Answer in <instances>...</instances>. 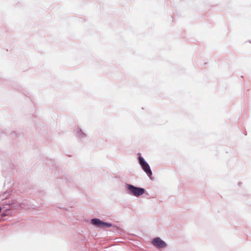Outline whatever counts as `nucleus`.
Masks as SVG:
<instances>
[{"label":"nucleus","instance_id":"39448f33","mask_svg":"<svg viewBox=\"0 0 251 251\" xmlns=\"http://www.w3.org/2000/svg\"><path fill=\"white\" fill-rule=\"evenodd\" d=\"M1 208L0 207V212H1Z\"/></svg>","mask_w":251,"mask_h":251},{"label":"nucleus","instance_id":"20e7f679","mask_svg":"<svg viewBox=\"0 0 251 251\" xmlns=\"http://www.w3.org/2000/svg\"><path fill=\"white\" fill-rule=\"evenodd\" d=\"M152 244L158 248H164L166 246V243L159 238H155L152 241Z\"/></svg>","mask_w":251,"mask_h":251},{"label":"nucleus","instance_id":"7ed1b4c3","mask_svg":"<svg viewBox=\"0 0 251 251\" xmlns=\"http://www.w3.org/2000/svg\"><path fill=\"white\" fill-rule=\"evenodd\" d=\"M91 223L99 227H110L112 225L109 223L103 222L98 219H93L91 220Z\"/></svg>","mask_w":251,"mask_h":251},{"label":"nucleus","instance_id":"f03ea898","mask_svg":"<svg viewBox=\"0 0 251 251\" xmlns=\"http://www.w3.org/2000/svg\"><path fill=\"white\" fill-rule=\"evenodd\" d=\"M139 163L142 166V169L146 172L147 175L151 177L152 175V172L149 164L144 160V158L140 156L139 157Z\"/></svg>","mask_w":251,"mask_h":251},{"label":"nucleus","instance_id":"f257e3e1","mask_svg":"<svg viewBox=\"0 0 251 251\" xmlns=\"http://www.w3.org/2000/svg\"><path fill=\"white\" fill-rule=\"evenodd\" d=\"M127 186L128 190L134 196L138 197L145 193V190L143 188L136 187L130 184H128Z\"/></svg>","mask_w":251,"mask_h":251}]
</instances>
